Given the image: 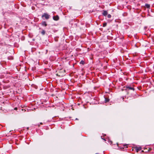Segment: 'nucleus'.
<instances>
[{
  "label": "nucleus",
  "instance_id": "f257e3e1",
  "mask_svg": "<svg viewBox=\"0 0 154 154\" xmlns=\"http://www.w3.org/2000/svg\"><path fill=\"white\" fill-rule=\"evenodd\" d=\"M42 17H44L46 19H48L49 18V15L47 14H45L42 16Z\"/></svg>",
  "mask_w": 154,
  "mask_h": 154
},
{
  "label": "nucleus",
  "instance_id": "f03ea898",
  "mask_svg": "<svg viewBox=\"0 0 154 154\" xmlns=\"http://www.w3.org/2000/svg\"><path fill=\"white\" fill-rule=\"evenodd\" d=\"M59 19V17L57 16H54L53 17V19L54 20H58Z\"/></svg>",
  "mask_w": 154,
  "mask_h": 154
},
{
  "label": "nucleus",
  "instance_id": "7ed1b4c3",
  "mask_svg": "<svg viewBox=\"0 0 154 154\" xmlns=\"http://www.w3.org/2000/svg\"><path fill=\"white\" fill-rule=\"evenodd\" d=\"M108 14L107 12L106 11H103V15L106 16Z\"/></svg>",
  "mask_w": 154,
  "mask_h": 154
},
{
  "label": "nucleus",
  "instance_id": "20e7f679",
  "mask_svg": "<svg viewBox=\"0 0 154 154\" xmlns=\"http://www.w3.org/2000/svg\"><path fill=\"white\" fill-rule=\"evenodd\" d=\"M108 141L109 143L110 144H111L112 143V141H111L110 139L109 138L108 139Z\"/></svg>",
  "mask_w": 154,
  "mask_h": 154
},
{
  "label": "nucleus",
  "instance_id": "39448f33",
  "mask_svg": "<svg viewBox=\"0 0 154 154\" xmlns=\"http://www.w3.org/2000/svg\"><path fill=\"white\" fill-rule=\"evenodd\" d=\"M135 149L136 150L137 152H138L141 149L140 148L136 147Z\"/></svg>",
  "mask_w": 154,
  "mask_h": 154
},
{
  "label": "nucleus",
  "instance_id": "423d86ee",
  "mask_svg": "<svg viewBox=\"0 0 154 154\" xmlns=\"http://www.w3.org/2000/svg\"><path fill=\"white\" fill-rule=\"evenodd\" d=\"M42 24V25H44L45 26H47V24L45 22H43Z\"/></svg>",
  "mask_w": 154,
  "mask_h": 154
},
{
  "label": "nucleus",
  "instance_id": "0eeeda50",
  "mask_svg": "<svg viewBox=\"0 0 154 154\" xmlns=\"http://www.w3.org/2000/svg\"><path fill=\"white\" fill-rule=\"evenodd\" d=\"M146 7L147 8H149L150 7V5H146Z\"/></svg>",
  "mask_w": 154,
  "mask_h": 154
},
{
  "label": "nucleus",
  "instance_id": "6e6552de",
  "mask_svg": "<svg viewBox=\"0 0 154 154\" xmlns=\"http://www.w3.org/2000/svg\"><path fill=\"white\" fill-rule=\"evenodd\" d=\"M106 23H103V27H105L106 26Z\"/></svg>",
  "mask_w": 154,
  "mask_h": 154
},
{
  "label": "nucleus",
  "instance_id": "1a4fd4ad",
  "mask_svg": "<svg viewBox=\"0 0 154 154\" xmlns=\"http://www.w3.org/2000/svg\"><path fill=\"white\" fill-rule=\"evenodd\" d=\"M41 33L43 34L44 35L45 33V32L44 30H43L42 32Z\"/></svg>",
  "mask_w": 154,
  "mask_h": 154
},
{
  "label": "nucleus",
  "instance_id": "9d476101",
  "mask_svg": "<svg viewBox=\"0 0 154 154\" xmlns=\"http://www.w3.org/2000/svg\"><path fill=\"white\" fill-rule=\"evenodd\" d=\"M107 17L109 18H110L111 17V15L109 14L108 15Z\"/></svg>",
  "mask_w": 154,
  "mask_h": 154
},
{
  "label": "nucleus",
  "instance_id": "9b49d317",
  "mask_svg": "<svg viewBox=\"0 0 154 154\" xmlns=\"http://www.w3.org/2000/svg\"><path fill=\"white\" fill-rule=\"evenodd\" d=\"M80 63L82 64H83L84 63V62L82 60L80 62Z\"/></svg>",
  "mask_w": 154,
  "mask_h": 154
},
{
  "label": "nucleus",
  "instance_id": "f8f14e48",
  "mask_svg": "<svg viewBox=\"0 0 154 154\" xmlns=\"http://www.w3.org/2000/svg\"><path fill=\"white\" fill-rule=\"evenodd\" d=\"M109 101V100L108 99H106V102H108Z\"/></svg>",
  "mask_w": 154,
  "mask_h": 154
},
{
  "label": "nucleus",
  "instance_id": "ddd939ff",
  "mask_svg": "<svg viewBox=\"0 0 154 154\" xmlns=\"http://www.w3.org/2000/svg\"><path fill=\"white\" fill-rule=\"evenodd\" d=\"M129 89H131V90H133L134 89V88H130V87H129Z\"/></svg>",
  "mask_w": 154,
  "mask_h": 154
},
{
  "label": "nucleus",
  "instance_id": "4468645a",
  "mask_svg": "<svg viewBox=\"0 0 154 154\" xmlns=\"http://www.w3.org/2000/svg\"><path fill=\"white\" fill-rule=\"evenodd\" d=\"M17 107H15V108H14V109L15 110H17Z\"/></svg>",
  "mask_w": 154,
  "mask_h": 154
},
{
  "label": "nucleus",
  "instance_id": "2eb2a0df",
  "mask_svg": "<svg viewBox=\"0 0 154 154\" xmlns=\"http://www.w3.org/2000/svg\"><path fill=\"white\" fill-rule=\"evenodd\" d=\"M151 149H149V151H150V150H151Z\"/></svg>",
  "mask_w": 154,
  "mask_h": 154
},
{
  "label": "nucleus",
  "instance_id": "dca6fc26",
  "mask_svg": "<svg viewBox=\"0 0 154 154\" xmlns=\"http://www.w3.org/2000/svg\"><path fill=\"white\" fill-rule=\"evenodd\" d=\"M63 72H65V70H64V71H63Z\"/></svg>",
  "mask_w": 154,
  "mask_h": 154
},
{
  "label": "nucleus",
  "instance_id": "f3484780",
  "mask_svg": "<svg viewBox=\"0 0 154 154\" xmlns=\"http://www.w3.org/2000/svg\"><path fill=\"white\" fill-rule=\"evenodd\" d=\"M40 124H42V123H40Z\"/></svg>",
  "mask_w": 154,
  "mask_h": 154
}]
</instances>
